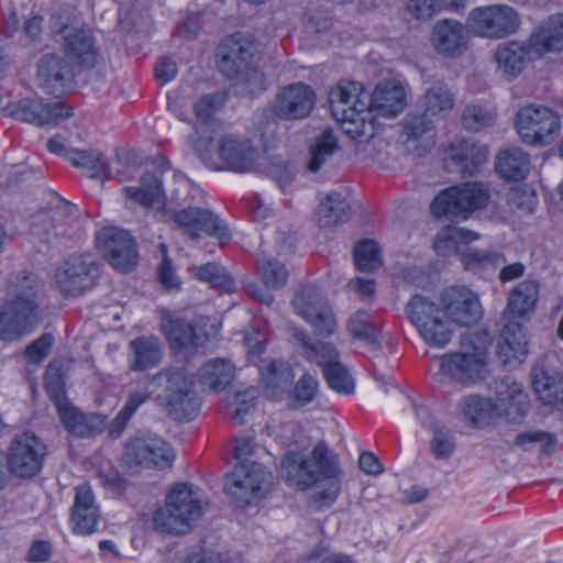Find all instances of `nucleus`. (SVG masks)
<instances>
[{
  "label": "nucleus",
  "instance_id": "nucleus-1",
  "mask_svg": "<svg viewBox=\"0 0 563 563\" xmlns=\"http://www.w3.org/2000/svg\"><path fill=\"white\" fill-rule=\"evenodd\" d=\"M43 285L32 273L11 275L0 307V339L14 341L30 332L41 320Z\"/></svg>",
  "mask_w": 563,
  "mask_h": 563
},
{
  "label": "nucleus",
  "instance_id": "nucleus-2",
  "mask_svg": "<svg viewBox=\"0 0 563 563\" xmlns=\"http://www.w3.org/2000/svg\"><path fill=\"white\" fill-rule=\"evenodd\" d=\"M493 336L488 330L467 332L461 336L460 350L440 357L441 373L451 382L468 386L486 379L488 349Z\"/></svg>",
  "mask_w": 563,
  "mask_h": 563
},
{
  "label": "nucleus",
  "instance_id": "nucleus-3",
  "mask_svg": "<svg viewBox=\"0 0 563 563\" xmlns=\"http://www.w3.org/2000/svg\"><path fill=\"white\" fill-rule=\"evenodd\" d=\"M329 102L333 117L352 140L365 142L374 136L371 93L361 82L340 81L331 88Z\"/></svg>",
  "mask_w": 563,
  "mask_h": 563
},
{
  "label": "nucleus",
  "instance_id": "nucleus-4",
  "mask_svg": "<svg viewBox=\"0 0 563 563\" xmlns=\"http://www.w3.org/2000/svg\"><path fill=\"white\" fill-rule=\"evenodd\" d=\"M496 400L492 405L487 399L477 395L464 397L460 405V412L472 423L484 421L492 410L509 422H519L529 411V398L522 385L505 377L496 383Z\"/></svg>",
  "mask_w": 563,
  "mask_h": 563
},
{
  "label": "nucleus",
  "instance_id": "nucleus-5",
  "mask_svg": "<svg viewBox=\"0 0 563 563\" xmlns=\"http://www.w3.org/2000/svg\"><path fill=\"white\" fill-rule=\"evenodd\" d=\"M206 506L197 486L178 484L168 493L165 506L154 512V527L163 533H186L202 517Z\"/></svg>",
  "mask_w": 563,
  "mask_h": 563
},
{
  "label": "nucleus",
  "instance_id": "nucleus-6",
  "mask_svg": "<svg viewBox=\"0 0 563 563\" xmlns=\"http://www.w3.org/2000/svg\"><path fill=\"white\" fill-rule=\"evenodd\" d=\"M338 456L325 443H318L310 455L289 451L280 461V476L290 487L308 490L338 472Z\"/></svg>",
  "mask_w": 563,
  "mask_h": 563
},
{
  "label": "nucleus",
  "instance_id": "nucleus-7",
  "mask_svg": "<svg viewBox=\"0 0 563 563\" xmlns=\"http://www.w3.org/2000/svg\"><path fill=\"white\" fill-rule=\"evenodd\" d=\"M159 402L175 420H191L199 409L192 379L181 368H166L152 377Z\"/></svg>",
  "mask_w": 563,
  "mask_h": 563
},
{
  "label": "nucleus",
  "instance_id": "nucleus-8",
  "mask_svg": "<svg viewBox=\"0 0 563 563\" xmlns=\"http://www.w3.org/2000/svg\"><path fill=\"white\" fill-rule=\"evenodd\" d=\"M490 201V190L479 181H466L442 190L432 201L430 209L433 216H448L467 220L476 211L485 209Z\"/></svg>",
  "mask_w": 563,
  "mask_h": 563
},
{
  "label": "nucleus",
  "instance_id": "nucleus-9",
  "mask_svg": "<svg viewBox=\"0 0 563 563\" xmlns=\"http://www.w3.org/2000/svg\"><path fill=\"white\" fill-rule=\"evenodd\" d=\"M411 323L423 341L435 347L446 346L453 336L451 322L444 319L443 307L423 296H413L406 309Z\"/></svg>",
  "mask_w": 563,
  "mask_h": 563
},
{
  "label": "nucleus",
  "instance_id": "nucleus-10",
  "mask_svg": "<svg viewBox=\"0 0 563 563\" xmlns=\"http://www.w3.org/2000/svg\"><path fill=\"white\" fill-rule=\"evenodd\" d=\"M516 128L523 143L548 146L561 133V118L553 109L542 104L522 107L516 118Z\"/></svg>",
  "mask_w": 563,
  "mask_h": 563
},
{
  "label": "nucleus",
  "instance_id": "nucleus-11",
  "mask_svg": "<svg viewBox=\"0 0 563 563\" xmlns=\"http://www.w3.org/2000/svg\"><path fill=\"white\" fill-rule=\"evenodd\" d=\"M520 14L507 4L478 7L467 18L470 30L479 37L500 40L516 33L520 26Z\"/></svg>",
  "mask_w": 563,
  "mask_h": 563
},
{
  "label": "nucleus",
  "instance_id": "nucleus-12",
  "mask_svg": "<svg viewBox=\"0 0 563 563\" xmlns=\"http://www.w3.org/2000/svg\"><path fill=\"white\" fill-rule=\"evenodd\" d=\"M46 453L47 448L38 437L24 432L15 437L9 448L8 467L18 477H34L40 473Z\"/></svg>",
  "mask_w": 563,
  "mask_h": 563
},
{
  "label": "nucleus",
  "instance_id": "nucleus-13",
  "mask_svg": "<svg viewBox=\"0 0 563 563\" xmlns=\"http://www.w3.org/2000/svg\"><path fill=\"white\" fill-rule=\"evenodd\" d=\"M96 244L117 271L128 273L136 266L135 242L126 231L118 228H103L97 233Z\"/></svg>",
  "mask_w": 563,
  "mask_h": 563
},
{
  "label": "nucleus",
  "instance_id": "nucleus-14",
  "mask_svg": "<svg viewBox=\"0 0 563 563\" xmlns=\"http://www.w3.org/2000/svg\"><path fill=\"white\" fill-rule=\"evenodd\" d=\"M440 301L448 319L460 327L474 325L483 318L479 297L467 287L453 286L444 289Z\"/></svg>",
  "mask_w": 563,
  "mask_h": 563
},
{
  "label": "nucleus",
  "instance_id": "nucleus-15",
  "mask_svg": "<svg viewBox=\"0 0 563 563\" xmlns=\"http://www.w3.org/2000/svg\"><path fill=\"white\" fill-rule=\"evenodd\" d=\"M96 261L90 254L73 255L56 272V285L65 296H80L93 286Z\"/></svg>",
  "mask_w": 563,
  "mask_h": 563
},
{
  "label": "nucleus",
  "instance_id": "nucleus-16",
  "mask_svg": "<svg viewBox=\"0 0 563 563\" xmlns=\"http://www.w3.org/2000/svg\"><path fill=\"white\" fill-rule=\"evenodd\" d=\"M5 110L12 118L36 126H55L71 115L70 110L59 101L46 103L30 98L10 102Z\"/></svg>",
  "mask_w": 563,
  "mask_h": 563
},
{
  "label": "nucleus",
  "instance_id": "nucleus-17",
  "mask_svg": "<svg viewBox=\"0 0 563 563\" xmlns=\"http://www.w3.org/2000/svg\"><path fill=\"white\" fill-rule=\"evenodd\" d=\"M292 306L313 327L317 334L329 336L334 333L336 321L332 309L313 287L302 288L294 298Z\"/></svg>",
  "mask_w": 563,
  "mask_h": 563
},
{
  "label": "nucleus",
  "instance_id": "nucleus-18",
  "mask_svg": "<svg viewBox=\"0 0 563 563\" xmlns=\"http://www.w3.org/2000/svg\"><path fill=\"white\" fill-rule=\"evenodd\" d=\"M316 103L313 89L303 82L283 87L276 93L272 110L282 120H300L307 118Z\"/></svg>",
  "mask_w": 563,
  "mask_h": 563
},
{
  "label": "nucleus",
  "instance_id": "nucleus-19",
  "mask_svg": "<svg viewBox=\"0 0 563 563\" xmlns=\"http://www.w3.org/2000/svg\"><path fill=\"white\" fill-rule=\"evenodd\" d=\"M77 211L76 206L64 205L51 213L40 212L32 222V232L47 242L60 238H71L80 229V222L75 216Z\"/></svg>",
  "mask_w": 563,
  "mask_h": 563
},
{
  "label": "nucleus",
  "instance_id": "nucleus-20",
  "mask_svg": "<svg viewBox=\"0 0 563 563\" xmlns=\"http://www.w3.org/2000/svg\"><path fill=\"white\" fill-rule=\"evenodd\" d=\"M125 459L135 465L158 468L170 467L175 453L172 446L159 437H141L131 440L126 445Z\"/></svg>",
  "mask_w": 563,
  "mask_h": 563
},
{
  "label": "nucleus",
  "instance_id": "nucleus-21",
  "mask_svg": "<svg viewBox=\"0 0 563 563\" xmlns=\"http://www.w3.org/2000/svg\"><path fill=\"white\" fill-rule=\"evenodd\" d=\"M174 221L183 232L192 239L207 234L217 238L221 243L230 239L225 224L210 210L187 208L174 214Z\"/></svg>",
  "mask_w": 563,
  "mask_h": 563
},
{
  "label": "nucleus",
  "instance_id": "nucleus-22",
  "mask_svg": "<svg viewBox=\"0 0 563 563\" xmlns=\"http://www.w3.org/2000/svg\"><path fill=\"white\" fill-rule=\"evenodd\" d=\"M52 27L55 33L63 34L64 48L69 56L86 67L93 66L97 52L89 30L74 24L64 25L60 18L53 20Z\"/></svg>",
  "mask_w": 563,
  "mask_h": 563
},
{
  "label": "nucleus",
  "instance_id": "nucleus-23",
  "mask_svg": "<svg viewBox=\"0 0 563 563\" xmlns=\"http://www.w3.org/2000/svg\"><path fill=\"white\" fill-rule=\"evenodd\" d=\"M497 344V357L509 368L520 365L528 354V340L520 321L506 319Z\"/></svg>",
  "mask_w": 563,
  "mask_h": 563
},
{
  "label": "nucleus",
  "instance_id": "nucleus-24",
  "mask_svg": "<svg viewBox=\"0 0 563 563\" xmlns=\"http://www.w3.org/2000/svg\"><path fill=\"white\" fill-rule=\"evenodd\" d=\"M430 41L440 55L457 57L467 49L468 34L462 22L442 19L433 25Z\"/></svg>",
  "mask_w": 563,
  "mask_h": 563
},
{
  "label": "nucleus",
  "instance_id": "nucleus-25",
  "mask_svg": "<svg viewBox=\"0 0 563 563\" xmlns=\"http://www.w3.org/2000/svg\"><path fill=\"white\" fill-rule=\"evenodd\" d=\"M100 518L99 507L89 484L84 483L75 488L70 522L73 531L79 536H90L97 530Z\"/></svg>",
  "mask_w": 563,
  "mask_h": 563
},
{
  "label": "nucleus",
  "instance_id": "nucleus-26",
  "mask_svg": "<svg viewBox=\"0 0 563 563\" xmlns=\"http://www.w3.org/2000/svg\"><path fill=\"white\" fill-rule=\"evenodd\" d=\"M56 408L65 429L75 437H95L104 429L106 419L101 415L85 413L65 399H57Z\"/></svg>",
  "mask_w": 563,
  "mask_h": 563
},
{
  "label": "nucleus",
  "instance_id": "nucleus-27",
  "mask_svg": "<svg viewBox=\"0 0 563 563\" xmlns=\"http://www.w3.org/2000/svg\"><path fill=\"white\" fill-rule=\"evenodd\" d=\"M540 294V285L536 280L526 279L509 291L503 318L528 320L536 311Z\"/></svg>",
  "mask_w": 563,
  "mask_h": 563
},
{
  "label": "nucleus",
  "instance_id": "nucleus-28",
  "mask_svg": "<svg viewBox=\"0 0 563 563\" xmlns=\"http://www.w3.org/2000/svg\"><path fill=\"white\" fill-rule=\"evenodd\" d=\"M246 36L238 32L224 38L218 47V67L229 79L239 78L246 69Z\"/></svg>",
  "mask_w": 563,
  "mask_h": 563
},
{
  "label": "nucleus",
  "instance_id": "nucleus-29",
  "mask_svg": "<svg viewBox=\"0 0 563 563\" xmlns=\"http://www.w3.org/2000/svg\"><path fill=\"white\" fill-rule=\"evenodd\" d=\"M42 87L52 95H62L73 81V71L67 62L56 54L44 55L38 63Z\"/></svg>",
  "mask_w": 563,
  "mask_h": 563
},
{
  "label": "nucleus",
  "instance_id": "nucleus-30",
  "mask_svg": "<svg viewBox=\"0 0 563 563\" xmlns=\"http://www.w3.org/2000/svg\"><path fill=\"white\" fill-rule=\"evenodd\" d=\"M164 332L170 346L176 351L199 352L205 350V344L209 340L208 334L187 321L178 318H169L163 324Z\"/></svg>",
  "mask_w": 563,
  "mask_h": 563
},
{
  "label": "nucleus",
  "instance_id": "nucleus-31",
  "mask_svg": "<svg viewBox=\"0 0 563 563\" xmlns=\"http://www.w3.org/2000/svg\"><path fill=\"white\" fill-rule=\"evenodd\" d=\"M407 104L405 87L396 80L379 82L371 93V111H377L383 117H396Z\"/></svg>",
  "mask_w": 563,
  "mask_h": 563
},
{
  "label": "nucleus",
  "instance_id": "nucleus-32",
  "mask_svg": "<svg viewBox=\"0 0 563 563\" xmlns=\"http://www.w3.org/2000/svg\"><path fill=\"white\" fill-rule=\"evenodd\" d=\"M233 470L224 479L225 494L236 504L244 507L246 504V440H239L233 449Z\"/></svg>",
  "mask_w": 563,
  "mask_h": 563
},
{
  "label": "nucleus",
  "instance_id": "nucleus-33",
  "mask_svg": "<svg viewBox=\"0 0 563 563\" xmlns=\"http://www.w3.org/2000/svg\"><path fill=\"white\" fill-rule=\"evenodd\" d=\"M455 106V95L444 82H435L420 98V108L435 122L445 120Z\"/></svg>",
  "mask_w": 563,
  "mask_h": 563
},
{
  "label": "nucleus",
  "instance_id": "nucleus-34",
  "mask_svg": "<svg viewBox=\"0 0 563 563\" xmlns=\"http://www.w3.org/2000/svg\"><path fill=\"white\" fill-rule=\"evenodd\" d=\"M451 158L464 176H474L488 161V148L470 140H461L451 146Z\"/></svg>",
  "mask_w": 563,
  "mask_h": 563
},
{
  "label": "nucleus",
  "instance_id": "nucleus-35",
  "mask_svg": "<svg viewBox=\"0 0 563 563\" xmlns=\"http://www.w3.org/2000/svg\"><path fill=\"white\" fill-rule=\"evenodd\" d=\"M530 47L538 54L563 49V14H555L543 21L530 37Z\"/></svg>",
  "mask_w": 563,
  "mask_h": 563
},
{
  "label": "nucleus",
  "instance_id": "nucleus-36",
  "mask_svg": "<svg viewBox=\"0 0 563 563\" xmlns=\"http://www.w3.org/2000/svg\"><path fill=\"white\" fill-rule=\"evenodd\" d=\"M235 366L225 358H212L206 362L198 374V382L205 390L220 393L235 378Z\"/></svg>",
  "mask_w": 563,
  "mask_h": 563
},
{
  "label": "nucleus",
  "instance_id": "nucleus-37",
  "mask_svg": "<svg viewBox=\"0 0 563 563\" xmlns=\"http://www.w3.org/2000/svg\"><path fill=\"white\" fill-rule=\"evenodd\" d=\"M159 341L154 336H140L129 344V367L132 371H146L156 367L162 361Z\"/></svg>",
  "mask_w": 563,
  "mask_h": 563
},
{
  "label": "nucleus",
  "instance_id": "nucleus-38",
  "mask_svg": "<svg viewBox=\"0 0 563 563\" xmlns=\"http://www.w3.org/2000/svg\"><path fill=\"white\" fill-rule=\"evenodd\" d=\"M498 175L508 181H520L530 172L529 154L519 147L503 150L496 157Z\"/></svg>",
  "mask_w": 563,
  "mask_h": 563
},
{
  "label": "nucleus",
  "instance_id": "nucleus-39",
  "mask_svg": "<svg viewBox=\"0 0 563 563\" xmlns=\"http://www.w3.org/2000/svg\"><path fill=\"white\" fill-rule=\"evenodd\" d=\"M461 262L466 271L486 275L494 273L504 265L506 257L503 253L496 251L468 249L461 254Z\"/></svg>",
  "mask_w": 563,
  "mask_h": 563
},
{
  "label": "nucleus",
  "instance_id": "nucleus-40",
  "mask_svg": "<svg viewBox=\"0 0 563 563\" xmlns=\"http://www.w3.org/2000/svg\"><path fill=\"white\" fill-rule=\"evenodd\" d=\"M527 49L518 42L501 44L495 52V60L499 70L509 78H515L526 67Z\"/></svg>",
  "mask_w": 563,
  "mask_h": 563
},
{
  "label": "nucleus",
  "instance_id": "nucleus-41",
  "mask_svg": "<svg viewBox=\"0 0 563 563\" xmlns=\"http://www.w3.org/2000/svg\"><path fill=\"white\" fill-rule=\"evenodd\" d=\"M317 218L321 227H335L350 219V205L339 192H331L320 201Z\"/></svg>",
  "mask_w": 563,
  "mask_h": 563
},
{
  "label": "nucleus",
  "instance_id": "nucleus-42",
  "mask_svg": "<svg viewBox=\"0 0 563 563\" xmlns=\"http://www.w3.org/2000/svg\"><path fill=\"white\" fill-rule=\"evenodd\" d=\"M437 123L423 112L420 115H408L404 123L407 142L420 144L423 150L431 147L434 144Z\"/></svg>",
  "mask_w": 563,
  "mask_h": 563
},
{
  "label": "nucleus",
  "instance_id": "nucleus-43",
  "mask_svg": "<svg viewBox=\"0 0 563 563\" xmlns=\"http://www.w3.org/2000/svg\"><path fill=\"white\" fill-rule=\"evenodd\" d=\"M478 238V233L474 231L448 225L435 235L433 246L438 255L448 256L457 252L459 244L470 243Z\"/></svg>",
  "mask_w": 563,
  "mask_h": 563
},
{
  "label": "nucleus",
  "instance_id": "nucleus-44",
  "mask_svg": "<svg viewBox=\"0 0 563 563\" xmlns=\"http://www.w3.org/2000/svg\"><path fill=\"white\" fill-rule=\"evenodd\" d=\"M219 157L230 170L244 173L246 170V150L242 140L233 134L223 136L218 145Z\"/></svg>",
  "mask_w": 563,
  "mask_h": 563
},
{
  "label": "nucleus",
  "instance_id": "nucleus-45",
  "mask_svg": "<svg viewBox=\"0 0 563 563\" xmlns=\"http://www.w3.org/2000/svg\"><path fill=\"white\" fill-rule=\"evenodd\" d=\"M339 150V142L332 129L323 130L310 146L308 169L318 172L322 165Z\"/></svg>",
  "mask_w": 563,
  "mask_h": 563
},
{
  "label": "nucleus",
  "instance_id": "nucleus-46",
  "mask_svg": "<svg viewBox=\"0 0 563 563\" xmlns=\"http://www.w3.org/2000/svg\"><path fill=\"white\" fill-rule=\"evenodd\" d=\"M191 275L211 287L220 288L227 292L234 290V280L227 269L218 263L211 262L203 265H192L189 268Z\"/></svg>",
  "mask_w": 563,
  "mask_h": 563
},
{
  "label": "nucleus",
  "instance_id": "nucleus-47",
  "mask_svg": "<svg viewBox=\"0 0 563 563\" xmlns=\"http://www.w3.org/2000/svg\"><path fill=\"white\" fill-rule=\"evenodd\" d=\"M69 162L91 178L103 180L109 174V163L104 155L96 151H74L69 153Z\"/></svg>",
  "mask_w": 563,
  "mask_h": 563
},
{
  "label": "nucleus",
  "instance_id": "nucleus-48",
  "mask_svg": "<svg viewBox=\"0 0 563 563\" xmlns=\"http://www.w3.org/2000/svg\"><path fill=\"white\" fill-rule=\"evenodd\" d=\"M124 191L129 198L145 207L161 203L163 198L161 180L150 173L143 175L141 187H126Z\"/></svg>",
  "mask_w": 563,
  "mask_h": 563
},
{
  "label": "nucleus",
  "instance_id": "nucleus-49",
  "mask_svg": "<svg viewBox=\"0 0 563 563\" xmlns=\"http://www.w3.org/2000/svg\"><path fill=\"white\" fill-rule=\"evenodd\" d=\"M460 0H407L406 9L417 20H430L442 11H457Z\"/></svg>",
  "mask_w": 563,
  "mask_h": 563
},
{
  "label": "nucleus",
  "instance_id": "nucleus-50",
  "mask_svg": "<svg viewBox=\"0 0 563 563\" xmlns=\"http://www.w3.org/2000/svg\"><path fill=\"white\" fill-rule=\"evenodd\" d=\"M349 331L375 347L380 345V329L366 311H357L349 321Z\"/></svg>",
  "mask_w": 563,
  "mask_h": 563
},
{
  "label": "nucleus",
  "instance_id": "nucleus-51",
  "mask_svg": "<svg viewBox=\"0 0 563 563\" xmlns=\"http://www.w3.org/2000/svg\"><path fill=\"white\" fill-rule=\"evenodd\" d=\"M273 474L261 464H249V506L258 503L271 490Z\"/></svg>",
  "mask_w": 563,
  "mask_h": 563
},
{
  "label": "nucleus",
  "instance_id": "nucleus-52",
  "mask_svg": "<svg viewBox=\"0 0 563 563\" xmlns=\"http://www.w3.org/2000/svg\"><path fill=\"white\" fill-rule=\"evenodd\" d=\"M515 445L526 451L531 450L532 445H539L541 454L552 455L556 450L558 439L555 434L542 430L526 431L516 437Z\"/></svg>",
  "mask_w": 563,
  "mask_h": 563
},
{
  "label": "nucleus",
  "instance_id": "nucleus-53",
  "mask_svg": "<svg viewBox=\"0 0 563 563\" xmlns=\"http://www.w3.org/2000/svg\"><path fill=\"white\" fill-rule=\"evenodd\" d=\"M354 262L357 269L373 272L382 266L380 249L374 240H362L354 247Z\"/></svg>",
  "mask_w": 563,
  "mask_h": 563
},
{
  "label": "nucleus",
  "instance_id": "nucleus-54",
  "mask_svg": "<svg viewBox=\"0 0 563 563\" xmlns=\"http://www.w3.org/2000/svg\"><path fill=\"white\" fill-rule=\"evenodd\" d=\"M224 416L232 423L241 426L246 416V389L243 386L228 391L222 400Z\"/></svg>",
  "mask_w": 563,
  "mask_h": 563
},
{
  "label": "nucleus",
  "instance_id": "nucleus-55",
  "mask_svg": "<svg viewBox=\"0 0 563 563\" xmlns=\"http://www.w3.org/2000/svg\"><path fill=\"white\" fill-rule=\"evenodd\" d=\"M294 378L290 367L282 362H272L266 372L263 373V380L271 390L272 396L287 389Z\"/></svg>",
  "mask_w": 563,
  "mask_h": 563
},
{
  "label": "nucleus",
  "instance_id": "nucleus-56",
  "mask_svg": "<svg viewBox=\"0 0 563 563\" xmlns=\"http://www.w3.org/2000/svg\"><path fill=\"white\" fill-rule=\"evenodd\" d=\"M533 387L539 398L547 405L563 402V382L542 373L534 376Z\"/></svg>",
  "mask_w": 563,
  "mask_h": 563
},
{
  "label": "nucleus",
  "instance_id": "nucleus-57",
  "mask_svg": "<svg viewBox=\"0 0 563 563\" xmlns=\"http://www.w3.org/2000/svg\"><path fill=\"white\" fill-rule=\"evenodd\" d=\"M262 282L272 289H278L286 285L288 271L284 264L276 260L262 258L257 267Z\"/></svg>",
  "mask_w": 563,
  "mask_h": 563
},
{
  "label": "nucleus",
  "instance_id": "nucleus-58",
  "mask_svg": "<svg viewBox=\"0 0 563 563\" xmlns=\"http://www.w3.org/2000/svg\"><path fill=\"white\" fill-rule=\"evenodd\" d=\"M323 375L333 390L344 395L353 393L354 380L342 363L327 365Z\"/></svg>",
  "mask_w": 563,
  "mask_h": 563
},
{
  "label": "nucleus",
  "instance_id": "nucleus-59",
  "mask_svg": "<svg viewBox=\"0 0 563 563\" xmlns=\"http://www.w3.org/2000/svg\"><path fill=\"white\" fill-rule=\"evenodd\" d=\"M340 473L338 466V472L332 477H322L321 483H324V487L310 497V504L316 509L330 507L336 500L341 492Z\"/></svg>",
  "mask_w": 563,
  "mask_h": 563
},
{
  "label": "nucleus",
  "instance_id": "nucleus-60",
  "mask_svg": "<svg viewBox=\"0 0 563 563\" xmlns=\"http://www.w3.org/2000/svg\"><path fill=\"white\" fill-rule=\"evenodd\" d=\"M462 122L465 129L477 132L495 122V113L482 106L471 104L464 109Z\"/></svg>",
  "mask_w": 563,
  "mask_h": 563
},
{
  "label": "nucleus",
  "instance_id": "nucleus-61",
  "mask_svg": "<svg viewBox=\"0 0 563 563\" xmlns=\"http://www.w3.org/2000/svg\"><path fill=\"white\" fill-rule=\"evenodd\" d=\"M151 394L152 391L147 387L132 391L113 420V428L123 429L133 413L150 398Z\"/></svg>",
  "mask_w": 563,
  "mask_h": 563
},
{
  "label": "nucleus",
  "instance_id": "nucleus-62",
  "mask_svg": "<svg viewBox=\"0 0 563 563\" xmlns=\"http://www.w3.org/2000/svg\"><path fill=\"white\" fill-rule=\"evenodd\" d=\"M225 101V95L222 92H213L200 97L195 106L196 118L202 122H208L212 119L214 111L220 109Z\"/></svg>",
  "mask_w": 563,
  "mask_h": 563
},
{
  "label": "nucleus",
  "instance_id": "nucleus-63",
  "mask_svg": "<svg viewBox=\"0 0 563 563\" xmlns=\"http://www.w3.org/2000/svg\"><path fill=\"white\" fill-rule=\"evenodd\" d=\"M318 380L310 374L302 375L294 388V401L296 407H302L310 404L317 396Z\"/></svg>",
  "mask_w": 563,
  "mask_h": 563
},
{
  "label": "nucleus",
  "instance_id": "nucleus-64",
  "mask_svg": "<svg viewBox=\"0 0 563 563\" xmlns=\"http://www.w3.org/2000/svg\"><path fill=\"white\" fill-rule=\"evenodd\" d=\"M53 344L54 336L49 333H44L26 346L24 357L29 363L40 364L48 356Z\"/></svg>",
  "mask_w": 563,
  "mask_h": 563
}]
</instances>
